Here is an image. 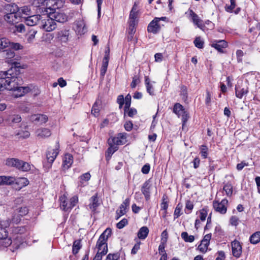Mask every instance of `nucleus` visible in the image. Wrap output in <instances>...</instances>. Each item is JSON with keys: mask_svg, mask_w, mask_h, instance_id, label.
<instances>
[{"mask_svg": "<svg viewBox=\"0 0 260 260\" xmlns=\"http://www.w3.org/2000/svg\"><path fill=\"white\" fill-rule=\"evenodd\" d=\"M231 5L228 6L226 5L225 6V10L229 13L233 12V10L236 7V0H230Z\"/></svg>", "mask_w": 260, "mask_h": 260, "instance_id": "40", "label": "nucleus"}, {"mask_svg": "<svg viewBox=\"0 0 260 260\" xmlns=\"http://www.w3.org/2000/svg\"><path fill=\"white\" fill-rule=\"evenodd\" d=\"M193 43L195 46L198 48L202 49L204 47V42L200 37H197L194 40Z\"/></svg>", "mask_w": 260, "mask_h": 260, "instance_id": "41", "label": "nucleus"}, {"mask_svg": "<svg viewBox=\"0 0 260 260\" xmlns=\"http://www.w3.org/2000/svg\"><path fill=\"white\" fill-rule=\"evenodd\" d=\"M16 158H9L6 160V165L10 167H15L16 165Z\"/></svg>", "mask_w": 260, "mask_h": 260, "instance_id": "50", "label": "nucleus"}, {"mask_svg": "<svg viewBox=\"0 0 260 260\" xmlns=\"http://www.w3.org/2000/svg\"><path fill=\"white\" fill-rule=\"evenodd\" d=\"M223 189L228 196H231L233 193V186L231 184L227 183L224 185Z\"/></svg>", "mask_w": 260, "mask_h": 260, "instance_id": "42", "label": "nucleus"}, {"mask_svg": "<svg viewBox=\"0 0 260 260\" xmlns=\"http://www.w3.org/2000/svg\"><path fill=\"white\" fill-rule=\"evenodd\" d=\"M40 27L46 31H51L56 27V22L52 19L50 15L42 14Z\"/></svg>", "mask_w": 260, "mask_h": 260, "instance_id": "4", "label": "nucleus"}, {"mask_svg": "<svg viewBox=\"0 0 260 260\" xmlns=\"http://www.w3.org/2000/svg\"><path fill=\"white\" fill-rule=\"evenodd\" d=\"M110 139L108 140V144L109 145V147L108 149L107 152L108 155L109 156L112 155L115 151H116L118 149V145L114 144L112 143V144H110Z\"/></svg>", "mask_w": 260, "mask_h": 260, "instance_id": "36", "label": "nucleus"}, {"mask_svg": "<svg viewBox=\"0 0 260 260\" xmlns=\"http://www.w3.org/2000/svg\"><path fill=\"white\" fill-rule=\"evenodd\" d=\"M37 33V30L33 28L28 27L27 29V33L25 36V38L27 42L28 43H31L34 42L35 36Z\"/></svg>", "mask_w": 260, "mask_h": 260, "instance_id": "22", "label": "nucleus"}, {"mask_svg": "<svg viewBox=\"0 0 260 260\" xmlns=\"http://www.w3.org/2000/svg\"><path fill=\"white\" fill-rule=\"evenodd\" d=\"M207 215V212L206 210L202 209V210L200 211L199 216H200V220L202 221H204L205 220Z\"/></svg>", "mask_w": 260, "mask_h": 260, "instance_id": "60", "label": "nucleus"}, {"mask_svg": "<svg viewBox=\"0 0 260 260\" xmlns=\"http://www.w3.org/2000/svg\"><path fill=\"white\" fill-rule=\"evenodd\" d=\"M73 162V157L69 153L65 154L63 159L62 167L64 169H68Z\"/></svg>", "mask_w": 260, "mask_h": 260, "instance_id": "21", "label": "nucleus"}, {"mask_svg": "<svg viewBox=\"0 0 260 260\" xmlns=\"http://www.w3.org/2000/svg\"><path fill=\"white\" fill-rule=\"evenodd\" d=\"M76 30L79 34H84L86 30L85 24L83 21H78L76 22Z\"/></svg>", "mask_w": 260, "mask_h": 260, "instance_id": "35", "label": "nucleus"}, {"mask_svg": "<svg viewBox=\"0 0 260 260\" xmlns=\"http://www.w3.org/2000/svg\"><path fill=\"white\" fill-rule=\"evenodd\" d=\"M128 223V221L126 218H123L121 221L118 222L116 224V227L119 229H121L124 228Z\"/></svg>", "mask_w": 260, "mask_h": 260, "instance_id": "54", "label": "nucleus"}, {"mask_svg": "<svg viewBox=\"0 0 260 260\" xmlns=\"http://www.w3.org/2000/svg\"><path fill=\"white\" fill-rule=\"evenodd\" d=\"M11 6L13 7V12L6 14L4 16V20L11 24H14L19 20V16L17 14L19 8L15 4H13Z\"/></svg>", "mask_w": 260, "mask_h": 260, "instance_id": "7", "label": "nucleus"}, {"mask_svg": "<svg viewBox=\"0 0 260 260\" xmlns=\"http://www.w3.org/2000/svg\"><path fill=\"white\" fill-rule=\"evenodd\" d=\"M231 247L233 255L236 258H239L242 252L240 243L238 240H235L231 242Z\"/></svg>", "mask_w": 260, "mask_h": 260, "instance_id": "13", "label": "nucleus"}, {"mask_svg": "<svg viewBox=\"0 0 260 260\" xmlns=\"http://www.w3.org/2000/svg\"><path fill=\"white\" fill-rule=\"evenodd\" d=\"M51 18L54 22H58L63 23L67 20V17L65 15L62 13L55 12L50 14Z\"/></svg>", "mask_w": 260, "mask_h": 260, "instance_id": "24", "label": "nucleus"}, {"mask_svg": "<svg viewBox=\"0 0 260 260\" xmlns=\"http://www.w3.org/2000/svg\"><path fill=\"white\" fill-rule=\"evenodd\" d=\"M69 32L68 30L61 31L58 32V38L62 43H67L68 41Z\"/></svg>", "mask_w": 260, "mask_h": 260, "instance_id": "31", "label": "nucleus"}, {"mask_svg": "<svg viewBox=\"0 0 260 260\" xmlns=\"http://www.w3.org/2000/svg\"><path fill=\"white\" fill-rule=\"evenodd\" d=\"M190 15L192 18L193 23L199 28L203 29L204 25L203 24L202 20L199 18L198 15L192 10L190 11Z\"/></svg>", "mask_w": 260, "mask_h": 260, "instance_id": "23", "label": "nucleus"}, {"mask_svg": "<svg viewBox=\"0 0 260 260\" xmlns=\"http://www.w3.org/2000/svg\"><path fill=\"white\" fill-rule=\"evenodd\" d=\"M16 68H11L6 71L0 72V91L5 89L17 91L15 96H21L28 91V87L20 86L21 79L14 73Z\"/></svg>", "mask_w": 260, "mask_h": 260, "instance_id": "1", "label": "nucleus"}, {"mask_svg": "<svg viewBox=\"0 0 260 260\" xmlns=\"http://www.w3.org/2000/svg\"><path fill=\"white\" fill-rule=\"evenodd\" d=\"M150 170V165L147 164L143 166L141 171L144 174H147L149 173Z\"/></svg>", "mask_w": 260, "mask_h": 260, "instance_id": "63", "label": "nucleus"}, {"mask_svg": "<svg viewBox=\"0 0 260 260\" xmlns=\"http://www.w3.org/2000/svg\"><path fill=\"white\" fill-rule=\"evenodd\" d=\"M138 13V6L136 3H135L130 12L129 19H136Z\"/></svg>", "mask_w": 260, "mask_h": 260, "instance_id": "33", "label": "nucleus"}, {"mask_svg": "<svg viewBox=\"0 0 260 260\" xmlns=\"http://www.w3.org/2000/svg\"><path fill=\"white\" fill-rule=\"evenodd\" d=\"M60 207L65 211H69L71 210L70 207V204L67 201V198L66 196H63L60 198Z\"/></svg>", "mask_w": 260, "mask_h": 260, "instance_id": "28", "label": "nucleus"}, {"mask_svg": "<svg viewBox=\"0 0 260 260\" xmlns=\"http://www.w3.org/2000/svg\"><path fill=\"white\" fill-rule=\"evenodd\" d=\"M137 113V111L135 108H131L127 110L125 114H126L129 117H133Z\"/></svg>", "mask_w": 260, "mask_h": 260, "instance_id": "62", "label": "nucleus"}, {"mask_svg": "<svg viewBox=\"0 0 260 260\" xmlns=\"http://www.w3.org/2000/svg\"><path fill=\"white\" fill-rule=\"evenodd\" d=\"M36 134L37 137L41 138H45L51 135V132L49 129L47 128H41L38 129Z\"/></svg>", "mask_w": 260, "mask_h": 260, "instance_id": "25", "label": "nucleus"}, {"mask_svg": "<svg viewBox=\"0 0 260 260\" xmlns=\"http://www.w3.org/2000/svg\"><path fill=\"white\" fill-rule=\"evenodd\" d=\"M15 181V178L12 176H0V185L6 184L11 185Z\"/></svg>", "mask_w": 260, "mask_h": 260, "instance_id": "27", "label": "nucleus"}, {"mask_svg": "<svg viewBox=\"0 0 260 260\" xmlns=\"http://www.w3.org/2000/svg\"><path fill=\"white\" fill-rule=\"evenodd\" d=\"M78 201V198L77 196H75L72 197L70 200V207H71V209L76 205Z\"/></svg>", "mask_w": 260, "mask_h": 260, "instance_id": "55", "label": "nucleus"}, {"mask_svg": "<svg viewBox=\"0 0 260 260\" xmlns=\"http://www.w3.org/2000/svg\"><path fill=\"white\" fill-rule=\"evenodd\" d=\"M99 108L97 104L95 103L91 109V114H93L95 117H97L99 116Z\"/></svg>", "mask_w": 260, "mask_h": 260, "instance_id": "52", "label": "nucleus"}, {"mask_svg": "<svg viewBox=\"0 0 260 260\" xmlns=\"http://www.w3.org/2000/svg\"><path fill=\"white\" fill-rule=\"evenodd\" d=\"M211 46L216 49L218 52L223 53V49L228 47V43L223 40H214L212 42Z\"/></svg>", "mask_w": 260, "mask_h": 260, "instance_id": "17", "label": "nucleus"}, {"mask_svg": "<svg viewBox=\"0 0 260 260\" xmlns=\"http://www.w3.org/2000/svg\"><path fill=\"white\" fill-rule=\"evenodd\" d=\"M32 119L35 121L40 122L42 124L45 123L48 120V117L46 115L38 114L33 116Z\"/></svg>", "mask_w": 260, "mask_h": 260, "instance_id": "34", "label": "nucleus"}, {"mask_svg": "<svg viewBox=\"0 0 260 260\" xmlns=\"http://www.w3.org/2000/svg\"><path fill=\"white\" fill-rule=\"evenodd\" d=\"M130 199H126L119 206V209L116 211V219L118 220L121 216L126 213L129 209Z\"/></svg>", "mask_w": 260, "mask_h": 260, "instance_id": "11", "label": "nucleus"}, {"mask_svg": "<svg viewBox=\"0 0 260 260\" xmlns=\"http://www.w3.org/2000/svg\"><path fill=\"white\" fill-rule=\"evenodd\" d=\"M182 205H180V204H178L175 209V211H174V218L176 219V218H178L180 215H181V209H182Z\"/></svg>", "mask_w": 260, "mask_h": 260, "instance_id": "49", "label": "nucleus"}, {"mask_svg": "<svg viewBox=\"0 0 260 260\" xmlns=\"http://www.w3.org/2000/svg\"><path fill=\"white\" fill-rule=\"evenodd\" d=\"M110 144L114 143L117 145H123L126 142V134L119 133L117 137L110 138Z\"/></svg>", "mask_w": 260, "mask_h": 260, "instance_id": "15", "label": "nucleus"}, {"mask_svg": "<svg viewBox=\"0 0 260 260\" xmlns=\"http://www.w3.org/2000/svg\"><path fill=\"white\" fill-rule=\"evenodd\" d=\"M166 242H161L160 245L158 246V252L160 254L164 255L165 254H167L165 249V243Z\"/></svg>", "mask_w": 260, "mask_h": 260, "instance_id": "59", "label": "nucleus"}, {"mask_svg": "<svg viewBox=\"0 0 260 260\" xmlns=\"http://www.w3.org/2000/svg\"><path fill=\"white\" fill-rule=\"evenodd\" d=\"M89 204L88 205L89 209L91 211L94 213L96 210L97 208L100 206V203L98 197V194L96 193L92 196L89 200Z\"/></svg>", "mask_w": 260, "mask_h": 260, "instance_id": "18", "label": "nucleus"}, {"mask_svg": "<svg viewBox=\"0 0 260 260\" xmlns=\"http://www.w3.org/2000/svg\"><path fill=\"white\" fill-rule=\"evenodd\" d=\"M3 55L7 59L8 62L11 61V59L15 57V52L12 49L9 48L3 51Z\"/></svg>", "mask_w": 260, "mask_h": 260, "instance_id": "30", "label": "nucleus"}, {"mask_svg": "<svg viewBox=\"0 0 260 260\" xmlns=\"http://www.w3.org/2000/svg\"><path fill=\"white\" fill-rule=\"evenodd\" d=\"M15 27L16 31L21 33L24 32L26 29L24 25L21 23L15 25Z\"/></svg>", "mask_w": 260, "mask_h": 260, "instance_id": "58", "label": "nucleus"}, {"mask_svg": "<svg viewBox=\"0 0 260 260\" xmlns=\"http://www.w3.org/2000/svg\"><path fill=\"white\" fill-rule=\"evenodd\" d=\"M10 41L9 39L3 38L0 39V51L6 48H9Z\"/></svg>", "mask_w": 260, "mask_h": 260, "instance_id": "37", "label": "nucleus"}, {"mask_svg": "<svg viewBox=\"0 0 260 260\" xmlns=\"http://www.w3.org/2000/svg\"><path fill=\"white\" fill-rule=\"evenodd\" d=\"M166 17L155 18L148 25L147 30L149 32L156 34L160 29V26L158 24L159 21L165 19Z\"/></svg>", "mask_w": 260, "mask_h": 260, "instance_id": "12", "label": "nucleus"}, {"mask_svg": "<svg viewBox=\"0 0 260 260\" xmlns=\"http://www.w3.org/2000/svg\"><path fill=\"white\" fill-rule=\"evenodd\" d=\"M140 83V79L139 76L138 75H135L133 78V81L131 83V87L132 88H134Z\"/></svg>", "mask_w": 260, "mask_h": 260, "instance_id": "46", "label": "nucleus"}, {"mask_svg": "<svg viewBox=\"0 0 260 260\" xmlns=\"http://www.w3.org/2000/svg\"><path fill=\"white\" fill-rule=\"evenodd\" d=\"M208 148H207V147L206 145H203L201 146L200 153H201L202 157L203 158H206L207 157L208 155Z\"/></svg>", "mask_w": 260, "mask_h": 260, "instance_id": "45", "label": "nucleus"}, {"mask_svg": "<svg viewBox=\"0 0 260 260\" xmlns=\"http://www.w3.org/2000/svg\"><path fill=\"white\" fill-rule=\"evenodd\" d=\"M59 152V144L57 142L56 143L55 148H49L46 152V158L50 164H52Z\"/></svg>", "mask_w": 260, "mask_h": 260, "instance_id": "10", "label": "nucleus"}, {"mask_svg": "<svg viewBox=\"0 0 260 260\" xmlns=\"http://www.w3.org/2000/svg\"><path fill=\"white\" fill-rule=\"evenodd\" d=\"M181 238L186 242H192L194 240V237L192 235H188V233L186 232L181 233Z\"/></svg>", "mask_w": 260, "mask_h": 260, "instance_id": "39", "label": "nucleus"}, {"mask_svg": "<svg viewBox=\"0 0 260 260\" xmlns=\"http://www.w3.org/2000/svg\"><path fill=\"white\" fill-rule=\"evenodd\" d=\"M11 231L12 237L13 239L12 241H15V242H18L21 239H22L21 244L23 242V238L22 235L24 234L26 231V228L25 226H17L11 227Z\"/></svg>", "mask_w": 260, "mask_h": 260, "instance_id": "6", "label": "nucleus"}, {"mask_svg": "<svg viewBox=\"0 0 260 260\" xmlns=\"http://www.w3.org/2000/svg\"><path fill=\"white\" fill-rule=\"evenodd\" d=\"M28 213V209L27 206L22 205L16 207L11 219V222L18 223L20 222L21 217L27 215Z\"/></svg>", "mask_w": 260, "mask_h": 260, "instance_id": "5", "label": "nucleus"}, {"mask_svg": "<svg viewBox=\"0 0 260 260\" xmlns=\"http://www.w3.org/2000/svg\"><path fill=\"white\" fill-rule=\"evenodd\" d=\"M211 238V234H208L206 235L203 239L201 241L202 244L204 245H209L210 240Z\"/></svg>", "mask_w": 260, "mask_h": 260, "instance_id": "57", "label": "nucleus"}, {"mask_svg": "<svg viewBox=\"0 0 260 260\" xmlns=\"http://www.w3.org/2000/svg\"><path fill=\"white\" fill-rule=\"evenodd\" d=\"M251 244H256L260 242V231L256 232L250 236L249 238Z\"/></svg>", "mask_w": 260, "mask_h": 260, "instance_id": "32", "label": "nucleus"}, {"mask_svg": "<svg viewBox=\"0 0 260 260\" xmlns=\"http://www.w3.org/2000/svg\"><path fill=\"white\" fill-rule=\"evenodd\" d=\"M151 186V185L150 183V181L147 180L143 183L141 187V191L144 194L146 201L150 199Z\"/></svg>", "mask_w": 260, "mask_h": 260, "instance_id": "19", "label": "nucleus"}, {"mask_svg": "<svg viewBox=\"0 0 260 260\" xmlns=\"http://www.w3.org/2000/svg\"><path fill=\"white\" fill-rule=\"evenodd\" d=\"M42 15H34L25 18V23L28 26L40 25Z\"/></svg>", "mask_w": 260, "mask_h": 260, "instance_id": "16", "label": "nucleus"}, {"mask_svg": "<svg viewBox=\"0 0 260 260\" xmlns=\"http://www.w3.org/2000/svg\"><path fill=\"white\" fill-rule=\"evenodd\" d=\"M120 258V253L116 252L115 253H109L108 254L106 260H118Z\"/></svg>", "mask_w": 260, "mask_h": 260, "instance_id": "47", "label": "nucleus"}, {"mask_svg": "<svg viewBox=\"0 0 260 260\" xmlns=\"http://www.w3.org/2000/svg\"><path fill=\"white\" fill-rule=\"evenodd\" d=\"M136 31V27L128 26V32L129 36L128 37V40H132L133 38V36Z\"/></svg>", "mask_w": 260, "mask_h": 260, "instance_id": "56", "label": "nucleus"}, {"mask_svg": "<svg viewBox=\"0 0 260 260\" xmlns=\"http://www.w3.org/2000/svg\"><path fill=\"white\" fill-rule=\"evenodd\" d=\"M193 208V205L190 201H187L185 203V212L189 214Z\"/></svg>", "mask_w": 260, "mask_h": 260, "instance_id": "44", "label": "nucleus"}, {"mask_svg": "<svg viewBox=\"0 0 260 260\" xmlns=\"http://www.w3.org/2000/svg\"><path fill=\"white\" fill-rule=\"evenodd\" d=\"M81 248L80 242L79 241H75L73 245L72 252L74 254H77Z\"/></svg>", "mask_w": 260, "mask_h": 260, "instance_id": "43", "label": "nucleus"}, {"mask_svg": "<svg viewBox=\"0 0 260 260\" xmlns=\"http://www.w3.org/2000/svg\"><path fill=\"white\" fill-rule=\"evenodd\" d=\"M106 254H103L102 250H98L96 254L93 258V260H102V256Z\"/></svg>", "mask_w": 260, "mask_h": 260, "instance_id": "64", "label": "nucleus"}, {"mask_svg": "<svg viewBox=\"0 0 260 260\" xmlns=\"http://www.w3.org/2000/svg\"><path fill=\"white\" fill-rule=\"evenodd\" d=\"M240 222L239 218L236 216H232L230 219V222L233 226H237Z\"/></svg>", "mask_w": 260, "mask_h": 260, "instance_id": "51", "label": "nucleus"}, {"mask_svg": "<svg viewBox=\"0 0 260 260\" xmlns=\"http://www.w3.org/2000/svg\"><path fill=\"white\" fill-rule=\"evenodd\" d=\"M111 234V230L110 229H107L100 236L96 246L98 250H102L103 254H107L108 252V246L106 243L107 240Z\"/></svg>", "mask_w": 260, "mask_h": 260, "instance_id": "3", "label": "nucleus"}, {"mask_svg": "<svg viewBox=\"0 0 260 260\" xmlns=\"http://www.w3.org/2000/svg\"><path fill=\"white\" fill-rule=\"evenodd\" d=\"M211 94L209 91H207L206 96L205 99V104L207 106H209L211 105Z\"/></svg>", "mask_w": 260, "mask_h": 260, "instance_id": "61", "label": "nucleus"}, {"mask_svg": "<svg viewBox=\"0 0 260 260\" xmlns=\"http://www.w3.org/2000/svg\"><path fill=\"white\" fill-rule=\"evenodd\" d=\"M91 175L89 173L87 172L81 175L79 179V181L78 183V187H83L87 184V182L90 180Z\"/></svg>", "mask_w": 260, "mask_h": 260, "instance_id": "20", "label": "nucleus"}, {"mask_svg": "<svg viewBox=\"0 0 260 260\" xmlns=\"http://www.w3.org/2000/svg\"><path fill=\"white\" fill-rule=\"evenodd\" d=\"M149 233V229L146 226H144L140 229L138 232V237L140 239H145L148 236Z\"/></svg>", "mask_w": 260, "mask_h": 260, "instance_id": "29", "label": "nucleus"}, {"mask_svg": "<svg viewBox=\"0 0 260 260\" xmlns=\"http://www.w3.org/2000/svg\"><path fill=\"white\" fill-rule=\"evenodd\" d=\"M22 46L19 43H11L10 42V44L9 48H10V49H14L15 50H18L20 49H22Z\"/></svg>", "mask_w": 260, "mask_h": 260, "instance_id": "53", "label": "nucleus"}, {"mask_svg": "<svg viewBox=\"0 0 260 260\" xmlns=\"http://www.w3.org/2000/svg\"><path fill=\"white\" fill-rule=\"evenodd\" d=\"M15 182L16 183V184L20 185V188L26 186L29 183L28 180L26 178H19L17 179H15Z\"/></svg>", "mask_w": 260, "mask_h": 260, "instance_id": "38", "label": "nucleus"}, {"mask_svg": "<svg viewBox=\"0 0 260 260\" xmlns=\"http://www.w3.org/2000/svg\"><path fill=\"white\" fill-rule=\"evenodd\" d=\"M16 162L15 168L23 172H27L34 167L32 165L18 158H16Z\"/></svg>", "mask_w": 260, "mask_h": 260, "instance_id": "14", "label": "nucleus"}, {"mask_svg": "<svg viewBox=\"0 0 260 260\" xmlns=\"http://www.w3.org/2000/svg\"><path fill=\"white\" fill-rule=\"evenodd\" d=\"M173 111L178 117L181 116L183 125H184L189 118V115L183 106L179 103H176L174 106Z\"/></svg>", "mask_w": 260, "mask_h": 260, "instance_id": "8", "label": "nucleus"}, {"mask_svg": "<svg viewBox=\"0 0 260 260\" xmlns=\"http://www.w3.org/2000/svg\"><path fill=\"white\" fill-rule=\"evenodd\" d=\"M228 204V201L226 199L222 200L221 202L214 200L213 202V206L216 212L221 214H224L227 211Z\"/></svg>", "mask_w": 260, "mask_h": 260, "instance_id": "9", "label": "nucleus"}, {"mask_svg": "<svg viewBox=\"0 0 260 260\" xmlns=\"http://www.w3.org/2000/svg\"><path fill=\"white\" fill-rule=\"evenodd\" d=\"M3 222L0 223V246L3 247H8L10 246V249L12 252H14L18 249L21 245L22 239L18 242L15 241H12L11 237L8 236V231L6 226H4Z\"/></svg>", "mask_w": 260, "mask_h": 260, "instance_id": "2", "label": "nucleus"}, {"mask_svg": "<svg viewBox=\"0 0 260 260\" xmlns=\"http://www.w3.org/2000/svg\"><path fill=\"white\" fill-rule=\"evenodd\" d=\"M180 95L183 101H186L187 99V88L185 86H182L181 88Z\"/></svg>", "mask_w": 260, "mask_h": 260, "instance_id": "48", "label": "nucleus"}, {"mask_svg": "<svg viewBox=\"0 0 260 260\" xmlns=\"http://www.w3.org/2000/svg\"><path fill=\"white\" fill-rule=\"evenodd\" d=\"M248 92V88L246 86L245 87L241 88V87L236 86L235 87V93L236 96L239 99H242V97L247 94Z\"/></svg>", "mask_w": 260, "mask_h": 260, "instance_id": "26", "label": "nucleus"}]
</instances>
